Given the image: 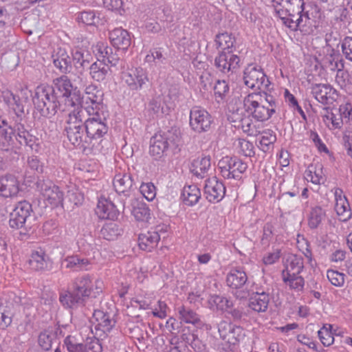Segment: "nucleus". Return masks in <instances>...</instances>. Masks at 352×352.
I'll return each mask as SVG.
<instances>
[{"label": "nucleus", "instance_id": "obj_1", "mask_svg": "<svg viewBox=\"0 0 352 352\" xmlns=\"http://www.w3.org/2000/svg\"><path fill=\"white\" fill-rule=\"evenodd\" d=\"M272 3L283 24L292 30L310 24L311 16L321 17L320 10L316 6L311 8V12L306 10L304 0H272Z\"/></svg>", "mask_w": 352, "mask_h": 352}, {"label": "nucleus", "instance_id": "obj_2", "mask_svg": "<svg viewBox=\"0 0 352 352\" xmlns=\"http://www.w3.org/2000/svg\"><path fill=\"white\" fill-rule=\"evenodd\" d=\"M102 283L96 281L95 290L93 288L92 280L89 275H84L74 279L71 290L61 292L59 301L66 309H76L85 306L87 299L89 297L96 298L102 292Z\"/></svg>", "mask_w": 352, "mask_h": 352}, {"label": "nucleus", "instance_id": "obj_3", "mask_svg": "<svg viewBox=\"0 0 352 352\" xmlns=\"http://www.w3.org/2000/svg\"><path fill=\"white\" fill-rule=\"evenodd\" d=\"M277 100L267 92H253L243 99L245 112L257 122L270 120L276 113Z\"/></svg>", "mask_w": 352, "mask_h": 352}, {"label": "nucleus", "instance_id": "obj_4", "mask_svg": "<svg viewBox=\"0 0 352 352\" xmlns=\"http://www.w3.org/2000/svg\"><path fill=\"white\" fill-rule=\"evenodd\" d=\"M15 137L19 144L30 147L32 150H37L36 138L31 135L20 122H16L13 126H9L8 129L0 126V149L8 151L14 144Z\"/></svg>", "mask_w": 352, "mask_h": 352}, {"label": "nucleus", "instance_id": "obj_5", "mask_svg": "<svg viewBox=\"0 0 352 352\" xmlns=\"http://www.w3.org/2000/svg\"><path fill=\"white\" fill-rule=\"evenodd\" d=\"M32 101L40 113L47 118L54 116L60 106L58 93L54 92L52 86L46 84L36 87Z\"/></svg>", "mask_w": 352, "mask_h": 352}, {"label": "nucleus", "instance_id": "obj_6", "mask_svg": "<svg viewBox=\"0 0 352 352\" xmlns=\"http://www.w3.org/2000/svg\"><path fill=\"white\" fill-rule=\"evenodd\" d=\"M182 143L179 129L173 126L166 131L155 134L151 139L150 154L156 159L160 158L169 150L175 152Z\"/></svg>", "mask_w": 352, "mask_h": 352}, {"label": "nucleus", "instance_id": "obj_7", "mask_svg": "<svg viewBox=\"0 0 352 352\" xmlns=\"http://www.w3.org/2000/svg\"><path fill=\"white\" fill-rule=\"evenodd\" d=\"M287 264L281 272L283 283L297 292L302 291L305 285V279L300 275L304 269L303 258L297 254H291L287 258Z\"/></svg>", "mask_w": 352, "mask_h": 352}, {"label": "nucleus", "instance_id": "obj_8", "mask_svg": "<svg viewBox=\"0 0 352 352\" xmlns=\"http://www.w3.org/2000/svg\"><path fill=\"white\" fill-rule=\"evenodd\" d=\"M88 115L89 117L85 125V132L87 133L94 147L95 145L94 142L101 139L108 132L107 112L102 109L94 110L88 108Z\"/></svg>", "mask_w": 352, "mask_h": 352}, {"label": "nucleus", "instance_id": "obj_9", "mask_svg": "<svg viewBox=\"0 0 352 352\" xmlns=\"http://www.w3.org/2000/svg\"><path fill=\"white\" fill-rule=\"evenodd\" d=\"M220 174L225 179L241 180L248 164L236 156L223 157L218 162Z\"/></svg>", "mask_w": 352, "mask_h": 352}, {"label": "nucleus", "instance_id": "obj_10", "mask_svg": "<svg viewBox=\"0 0 352 352\" xmlns=\"http://www.w3.org/2000/svg\"><path fill=\"white\" fill-rule=\"evenodd\" d=\"M243 80L246 86L258 92L270 90V81L261 67L249 65L243 72Z\"/></svg>", "mask_w": 352, "mask_h": 352}, {"label": "nucleus", "instance_id": "obj_11", "mask_svg": "<svg viewBox=\"0 0 352 352\" xmlns=\"http://www.w3.org/2000/svg\"><path fill=\"white\" fill-rule=\"evenodd\" d=\"M53 89L58 93V99L65 98L69 105L75 106L79 104L82 98L79 91H73V85L70 79L65 75L54 79Z\"/></svg>", "mask_w": 352, "mask_h": 352}, {"label": "nucleus", "instance_id": "obj_12", "mask_svg": "<svg viewBox=\"0 0 352 352\" xmlns=\"http://www.w3.org/2000/svg\"><path fill=\"white\" fill-rule=\"evenodd\" d=\"M36 184L45 201L52 208L63 204V192L52 181L38 179Z\"/></svg>", "mask_w": 352, "mask_h": 352}, {"label": "nucleus", "instance_id": "obj_13", "mask_svg": "<svg viewBox=\"0 0 352 352\" xmlns=\"http://www.w3.org/2000/svg\"><path fill=\"white\" fill-rule=\"evenodd\" d=\"M122 78L129 90L139 91L149 82L148 73L142 67L127 69L122 73Z\"/></svg>", "mask_w": 352, "mask_h": 352}, {"label": "nucleus", "instance_id": "obj_14", "mask_svg": "<svg viewBox=\"0 0 352 352\" xmlns=\"http://www.w3.org/2000/svg\"><path fill=\"white\" fill-rule=\"evenodd\" d=\"M212 116L205 109L194 107L190 111V126L196 133H201L210 130Z\"/></svg>", "mask_w": 352, "mask_h": 352}, {"label": "nucleus", "instance_id": "obj_15", "mask_svg": "<svg viewBox=\"0 0 352 352\" xmlns=\"http://www.w3.org/2000/svg\"><path fill=\"white\" fill-rule=\"evenodd\" d=\"M218 331L221 338L228 345V349H231V346L236 345L244 337L242 327L224 320L218 324Z\"/></svg>", "mask_w": 352, "mask_h": 352}, {"label": "nucleus", "instance_id": "obj_16", "mask_svg": "<svg viewBox=\"0 0 352 352\" xmlns=\"http://www.w3.org/2000/svg\"><path fill=\"white\" fill-rule=\"evenodd\" d=\"M113 185L116 192L125 198L134 195L138 187L131 173H119L113 179Z\"/></svg>", "mask_w": 352, "mask_h": 352}, {"label": "nucleus", "instance_id": "obj_17", "mask_svg": "<svg viewBox=\"0 0 352 352\" xmlns=\"http://www.w3.org/2000/svg\"><path fill=\"white\" fill-rule=\"evenodd\" d=\"M32 212V205L28 201H19L10 213V226L14 229L23 228L31 217Z\"/></svg>", "mask_w": 352, "mask_h": 352}, {"label": "nucleus", "instance_id": "obj_18", "mask_svg": "<svg viewBox=\"0 0 352 352\" xmlns=\"http://www.w3.org/2000/svg\"><path fill=\"white\" fill-rule=\"evenodd\" d=\"M65 131L69 141L75 146L82 147L84 149L93 148L91 140L85 125H66Z\"/></svg>", "mask_w": 352, "mask_h": 352}, {"label": "nucleus", "instance_id": "obj_19", "mask_svg": "<svg viewBox=\"0 0 352 352\" xmlns=\"http://www.w3.org/2000/svg\"><path fill=\"white\" fill-rule=\"evenodd\" d=\"M240 58L232 53L221 51L214 58V66L221 72L227 74L239 67Z\"/></svg>", "mask_w": 352, "mask_h": 352}, {"label": "nucleus", "instance_id": "obj_20", "mask_svg": "<svg viewBox=\"0 0 352 352\" xmlns=\"http://www.w3.org/2000/svg\"><path fill=\"white\" fill-rule=\"evenodd\" d=\"M204 192L210 202H219L226 194V187L216 177L206 180Z\"/></svg>", "mask_w": 352, "mask_h": 352}, {"label": "nucleus", "instance_id": "obj_21", "mask_svg": "<svg viewBox=\"0 0 352 352\" xmlns=\"http://www.w3.org/2000/svg\"><path fill=\"white\" fill-rule=\"evenodd\" d=\"M93 318L97 322L95 325L96 335L99 337H104L111 331L116 324V321L109 314L101 310H95Z\"/></svg>", "mask_w": 352, "mask_h": 352}, {"label": "nucleus", "instance_id": "obj_22", "mask_svg": "<svg viewBox=\"0 0 352 352\" xmlns=\"http://www.w3.org/2000/svg\"><path fill=\"white\" fill-rule=\"evenodd\" d=\"M96 49L97 54L99 56L98 58H102L100 61L107 63L109 65L110 68L111 67H116L120 63L121 59L118 54V52L121 51L120 50L116 48L113 50L111 47L103 43H98Z\"/></svg>", "mask_w": 352, "mask_h": 352}, {"label": "nucleus", "instance_id": "obj_23", "mask_svg": "<svg viewBox=\"0 0 352 352\" xmlns=\"http://www.w3.org/2000/svg\"><path fill=\"white\" fill-rule=\"evenodd\" d=\"M270 298L269 293L262 289L253 292L249 298V307L254 311L265 312L267 310Z\"/></svg>", "mask_w": 352, "mask_h": 352}, {"label": "nucleus", "instance_id": "obj_24", "mask_svg": "<svg viewBox=\"0 0 352 352\" xmlns=\"http://www.w3.org/2000/svg\"><path fill=\"white\" fill-rule=\"evenodd\" d=\"M109 39L114 48L122 52L127 50L131 43L129 32L122 28H115L111 31L109 32Z\"/></svg>", "mask_w": 352, "mask_h": 352}, {"label": "nucleus", "instance_id": "obj_25", "mask_svg": "<svg viewBox=\"0 0 352 352\" xmlns=\"http://www.w3.org/2000/svg\"><path fill=\"white\" fill-rule=\"evenodd\" d=\"M19 191V182L13 175H6L0 177V196L12 197Z\"/></svg>", "mask_w": 352, "mask_h": 352}, {"label": "nucleus", "instance_id": "obj_26", "mask_svg": "<svg viewBox=\"0 0 352 352\" xmlns=\"http://www.w3.org/2000/svg\"><path fill=\"white\" fill-rule=\"evenodd\" d=\"M28 264L34 271L51 270L52 268V261L42 250L32 253Z\"/></svg>", "mask_w": 352, "mask_h": 352}, {"label": "nucleus", "instance_id": "obj_27", "mask_svg": "<svg viewBox=\"0 0 352 352\" xmlns=\"http://www.w3.org/2000/svg\"><path fill=\"white\" fill-rule=\"evenodd\" d=\"M53 63L54 66L62 74L71 72L72 69V58L65 49L59 47L52 54Z\"/></svg>", "mask_w": 352, "mask_h": 352}, {"label": "nucleus", "instance_id": "obj_28", "mask_svg": "<svg viewBox=\"0 0 352 352\" xmlns=\"http://www.w3.org/2000/svg\"><path fill=\"white\" fill-rule=\"evenodd\" d=\"M248 281V276L243 267H233L226 276L227 285L232 289H241Z\"/></svg>", "mask_w": 352, "mask_h": 352}, {"label": "nucleus", "instance_id": "obj_29", "mask_svg": "<svg viewBox=\"0 0 352 352\" xmlns=\"http://www.w3.org/2000/svg\"><path fill=\"white\" fill-rule=\"evenodd\" d=\"M85 93L86 103L91 104L90 109L96 110L102 108L103 92L96 85H88Z\"/></svg>", "mask_w": 352, "mask_h": 352}, {"label": "nucleus", "instance_id": "obj_30", "mask_svg": "<svg viewBox=\"0 0 352 352\" xmlns=\"http://www.w3.org/2000/svg\"><path fill=\"white\" fill-rule=\"evenodd\" d=\"M96 212L99 218L104 219L115 220L120 214L116 206L111 201L107 199L98 201Z\"/></svg>", "mask_w": 352, "mask_h": 352}, {"label": "nucleus", "instance_id": "obj_31", "mask_svg": "<svg viewBox=\"0 0 352 352\" xmlns=\"http://www.w3.org/2000/svg\"><path fill=\"white\" fill-rule=\"evenodd\" d=\"M335 91V89L327 84H315L311 87V93L314 98L323 104H328L329 100L333 99Z\"/></svg>", "mask_w": 352, "mask_h": 352}, {"label": "nucleus", "instance_id": "obj_32", "mask_svg": "<svg viewBox=\"0 0 352 352\" xmlns=\"http://www.w3.org/2000/svg\"><path fill=\"white\" fill-rule=\"evenodd\" d=\"M89 74L91 78L97 82H101L106 79L111 73L109 65L104 62H101L100 58L89 66Z\"/></svg>", "mask_w": 352, "mask_h": 352}, {"label": "nucleus", "instance_id": "obj_33", "mask_svg": "<svg viewBox=\"0 0 352 352\" xmlns=\"http://www.w3.org/2000/svg\"><path fill=\"white\" fill-rule=\"evenodd\" d=\"M160 240L158 231H148L146 233H141L138 237V244L140 249L151 252L153 248L157 247Z\"/></svg>", "mask_w": 352, "mask_h": 352}, {"label": "nucleus", "instance_id": "obj_34", "mask_svg": "<svg viewBox=\"0 0 352 352\" xmlns=\"http://www.w3.org/2000/svg\"><path fill=\"white\" fill-rule=\"evenodd\" d=\"M80 103H81V102ZM73 107L74 109L68 115L67 125H85L88 118H87L88 115V108L91 107L87 106L83 108L80 104H76Z\"/></svg>", "mask_w": 352, "mask_h": 352}, {"label": "nucleus", "instance_id": "obj_35", "mask_svg": "<svg viewBox=\"0 0 352 352\" xmlns=\"http://www.w3.org/2000/svg\"><path fill=\"white\" fill-rule=\"evenodd\" d=\"M214 42L217 48H221L222 50L221 51H225L230 54L232 53L234 49L236 39L232 33L224 32L216 35Z\"/></svg>", "mask_w": 352, "mask_h": 352}, {"label": "nucleus", "instance_id": "obj_36", "mask_svg": "<svg viewBox=\"0 0 352 352\" xmlns=\"http://www.w3.org/2000/svg\"><path fill=\"white\" fill-rule=\"evenodd\" d=\"M211 166V157L210 155H204L198 157L192 163L191 172L196 176L204 178Z\"/></svg>", "mask_w": 352, "mask_h": 352}, {"label": "nucleus", "instance_id": "obj_37", "mask_svg": "<svg viewBox=\"0 0 352 352\" xmlns=\"http://www.w3.org/2000/svg\"><path fill=\"white\" fill-rule=\"evenodd\" d=\"M326 212L321 206L311 207L308 215V226L310 229L318 228L326 218Z\"/></svg>", "mask_w": 352, "mask_h": 352}, {"label": "nucleus", "instance_id": "obj_38", "mask_svg": "<svg viewBox=\"0 0 352 352\" xmlns=\"http://www.w3.org/2000/svg\"><path fill=\"white\" fill-rule=\"evenodd\" d=\"M89 58L91 55L88 52H85L81 49H76L72 52V63L76 69L82 73L86 67H88L90 63Z\"/></svg>", "mask_w": 352, "mask_h": 352}, {"label": "nucleus", "instance_id": "obj_39", "mask_svg": "<svg viewBox=\"0 0 352 352\" xmlns=\"http://www.w3.org/2000/svg\"><path fill=\"white\" fill-rule=\"evenodd\" d=\"M89 264L87 258H81L77 255L68 256L62 261V265L73 271L87 270Z\"/></svg>", "mask_w": 352, "mask_h": 352}, {"label": "nucleus", "instance_id": "obj_40", "mask_svg": "<svg viewBox=\"0 0 352 352\" xmlns=\"http://www.w3.org/2000/svg\"><path fill=\"white\" fill-rule=\"evenodd\" d=\"M336 204L335 210L337 214L340 217V220L342 221H347L351 215L349 204L345 197H342L341 195H338V192H336Z\"/></svg>", "mask_w": 352, "mask_h": 352}, {"label": "nucleus", "instance_id": "obj_41", "mask_svg": "<svg viewBox=\"0 0 352 352\" xmlns=\"http://www.w3.org/2000/svg\"><path fill=\"white\" fill-rule=\"evenodd\" d=\"M182 197L185 204L193 206L201 197L200 190L195 185L185 186L182 190Z\"/></svg>", "mask_w": 352, "mask_h": 352}, {"label": "nucleus", "instance_id": "obj_42", "mask_svg": "<svg viewBox=\"0 0 352 352\" xmlns=\"http://www.w3.org/2000/svg\"><path fill=\"white\" fill-rule=\"evenodd\" d=\"M132 206L131 212L137 221H148L150 218V210L144 203L134 200L132 203Z\"/></svg>", "mask_w": 352, "mask_h": 352}, {"label": "nucleus", "instance_id": "obj_43", "mask_svg": "<svg viewBox=\"0 0 352 352\" xmlns=\"http://www.w3.org/2000/svg\"><path fill=\"white\" fill-rule=\"evenodd\" d=\"M252 116L248 114L239 118L238 124L234 126L241 128L242 131L250 136H256L258 133L256 126L253 124Z\"/></svg>", "mask_w": 352, "mask_h": 352}, {"label": "nucleus", "instance_id": "obj_44", "mask_svg": "<svg viewBox=\"0 0 352 352\" xmlns=\"http://www.w3.org/2000/svg\"><path fill=\"white\" fill-rule=\"evenodd\" d=\"M120 229L118 225L115 222H109L105 223L101 230L100 236L108 241L114 240L120 234Z\"/></svg>", "mask_w": 352, "mask_h": 352}, {"label": "nucleus", "instance_id": "obj_45", "mask_svg": "<svg viewBox=\"0 0 352 352\" xmlns=\"http://www.w3.org/2000/svg\"><path fill=\"white\" fill-rule=\"evenodd\" d=\"M179 319L186 323L195 324L200 322L199 316L191 309L182 306L178 308Z\"/></svg>", "mask_w": 352, "mask_h": 352}, {"label": "nucleus", "instance_id": "obj_46", "mask_svg": "<svg viewBox=\"0 0 352 352\" xmlns=\"http://www.w3.org/2000/svg\"><path fill=\"white\" fill-rule=\"evenodd\" d=\"M54 342H56V336L53 333L44 331L38 336V344L45 351L50 350Z\"/></svg>", "mask_w": 352, "mask_h": 352}, {"label": "nucleus", "instance_id": "obj_47", "mask_svg": "<svg viewBox=\"0 0 352 352\" xmlns=\"http://www.w3.org/2000/svg\"><path fill=\"white\" fill-rule=\"evenodd\" d=\"M276 140V136L275 133L267 129L262 132L261 138L260 140V144L262 146L263 151H267L269 149V146L273 144Z\"/></svg>", "mask_w": 352, "mask_h": 352}, {"label": "nucleus", "instance_id": "obj_48", "mask_svg": "<svg viewBox=\"0 0 352 352\" xmlns=\"http://www.w3.org/2000/svg\"><path fill=\"white\" fill-rule=\"evenodd\" d=\"M78 19L87 25H96L100 21L94 11H83L80 13Z\"/></svg>", "mask_w": 352, "mask_h": 352}, {"label": "nucleus", "instance_id": "obj_49", "mask_svg": "<svg viewBox=\"0 0 352 352\" xmlns=\"http://www.w3.org/2000/svg\"><path fill=\"white\" fill-rule=\"evenodd\" d=\"M327 276L331 283L336 287H341L344 285L345 274L337 270H328Z\"/></svg>", "mask_w": 352, "mask_h": 352}, {"label": "nucleus", "instance_id": "obj_50", "mask_svg": "<svg viewBox=\"0 0 352 352\" xmlns=\"http://www.w3.org/2000/svg\"><path fill=\"white\" fill-rule=\"evenodd\" d=\"M331 327V325H329V328H327L324 326L318 332V337L324 346H329L334 342L333 336L330 330Z\"/></svg>", "mask_w": 352, "mask_h": 352}, {"label": "nucleus", "instance_id": "obj_51", "mask_svg": "<svg viewBox=\"0 0 352 352\" xmlns=\"http://www.w3.org/2000/svg\"><path fill=\"white\" fill-rule=\"evenodd\" d=\"M230 87L226 80H217L214 86V93L216 98L223 100L228 94Z\"/></svg>", "mask_w": 352, "mask_h": 352}, {"label": "nucleus", "instance_id": "obj_52", "mask_svg": "<svg viewBox=\"0 0 352 352\" xmlns=\"http://www.w3.org/2000/svg\"><path fill=\"white\" fill-rule=\"evenodd\" d=\"M140 191L148 201L153 200L156 196V188L152 182L142 183Z\"/></svg>", "mask_w": 352, "mask_h": 352}, {"label": "nucleus", "instance_id": "obj_53", "mask_svg": "<svg viewBox=\"0 0 352 352\" xmlns=\"http://www.w3.org/2000/svg\"><path fill=\"white\" fill-rule=\"evenodd\" d=\"M211 300L217 306V308L221 311H227L228 309H231L233 305L230 300L221 296H213Z\"/></svg>", "mask_w": 352, "mask_h": 352}, {"label": "nucleus", "instance_id": "obj_54", "mask_svg": "<svg viewBox=\"0 0 352 352\" xmlns=\"http://www.w3.org/2000/svg\"><path fill=\"white\" fill-rule=\"evenodd\" d=\"M238 147L241 153L246 157H252L255 154L253 144L245 139H238Z\"/></svg>", "mask_w": 352, "mask_h": 352}, {"label": "nucleus", "instance_id": "obj_55", "mask_svg": "<svg viewBox=\"0 0 352 352\" xmlns=\"http://www.w3.org/2000/svg\"><path fill=\"white\" fill-rule=\"evenodd\" d=\"M64 345L68 352H84V344L78 343L76 339L70 336L65 338Z\"/></svg>", "mask_w": 352, "mask_h": 352}, {"label": "nucleus", "instance_id": "obj_56", "mask_svg": "<svg viewBox=\"0 0 352 352\" xmlns=\"http://www.w3.org/2000/svg\"><path fill=\"white\" fill-rule=\"evenodd\" d=\"M336 82L342 89H346L349 85V74L347 72L338 69L336 76Z\"/></svg>", "mask_w": 352, "mask_h": 352}, {"label": "nucleus", "instance_id": "obj_57", "mask_svg": "<svg viewBox=\"0 0 352 352\" xmlns=\"http://www.w3.org/2000/svg\"><path fill=\"white\" fill-rule=\"evenodd\" d=\"M102 348L100 341L97 338L87 340L84 345V352H102Z\"/></svg>", "mask_w": 352, "mask_h": 352}, {"label": "nucleus", "instance_id": "obj_58", "mask_svg": "<svg viewBox=\"0 0 352 352\" xmlns=\"http://www.w3.org/2000/svg\"><path fill=\"white\" fill-rule=\"evenodd\" d=\"M342 50L344 57L352 61V37L346 36L342 42Z\"/></svg>", "mask_w": 352, "mask_h": 352}, {"label": "nucleus", "instance_id": "obj_59", "mask_svg": "<svg viewBox=\"0 0 352 352\" xmlns=\"http://www.w3.org/2000/svg\"><path fill=\"white\" fill-rule=\"evenodd\" d=\"M162 109L160 96L153 98L148 104V111L153 115H157L160 112H162Z\"/></svg>", "mask_w": 352, "mask_h": 352}, {"label": "nucleus", "instance_id": "obj_60", "mask_svg": "<svg viewBox=\"0 0 352 352\" xmlns=\"http://www.w3.org/2000/svg\"><path fill=\"white\" fill-rule=\"evenodd\" d=\"M274 227L272 223L267 222L263 226V234L261 239L263 244H267L272 239L274 235Z\"/></svg>", "mask_w": 352, "mask_h": 352}, {"label": "nucleus", "instance_id": "obj_61", "mask_svg": "<svg viewBox=\"0 0 352 352\" xmlns=\"http://www.w3.org/2000/svg\"><path fill=\"white\" fill-rule=\"evenodd\" d=\"M10 107L13 109L16 115V120L14 123H21L23 118L25 117V112L23 105L21 103L20 98H19V101H17L15 104H13V105Z\"/></svg>", "mask_w": 352, "mask_h": 352}, {"label": "nucleus", "instance_id": "obj_62", "mask_svg": "<svg viewBox=\"0 0 352 352\" xmlns=\"http://www.w3.org/2000/svg\"><path fill=\"white\" fill-rule=\"evenodd\" d=\"M326 118L331 121L333 129H340L342 127L343 119L342 118V116L338 112H331L329 115L326 116Z\"/></svg>", "mask_w": 352, "mask_h": 352}, {"label": "nucleus", "instance_id": "obj_63", "mask_svg": "<svg viewBox=\"0 0 352 352\" xmlns=\"http://www.w3.org/2000/svg\"><path fill=\"white\" fill-rule=\"evenodd\" d=\"M2 98L4 102L6 103L8 107H11L13 104L19 101V96L7 89L2 91Z\"/></svg>", "mask_w": 352, "mask_h": 352}, {"label": "nucleus", "instance_id": "obj_64", "mask_svg": "<svg viewBox=\"0 0 352 352\" xmlns=\"http://www.w3.org/2000/svg\"><path fill=\"white\" fill-rule=\"evenodd\" d=\"M157 19H159L161 22L166 23L168 27V25L173 21L172 11L168 8H164L162 13L158 14Z\"/></svg>", "mask_w": 352, "mask_h": 352}]
</instances>
